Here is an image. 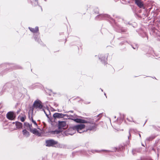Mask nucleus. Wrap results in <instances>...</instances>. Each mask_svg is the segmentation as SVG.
<instances>
[{
    "mask_svg": "<svg viewBox=\"0 0 160 160\" xmlns=\"http://www.w3.org/2000/svg\"><path fill=\"white\" fill-rule=\"evenodd\" d=\"M85 125L83 124H80L74 126L71 128H70L68 130L65 131L64 133L66 135H72L76 130L77 132L79 133H81L84 132L86 131L85 130H83V129L85 128Z\"/></svg>",
    "mask_w": 160,
    "mask_h": 160,
    "instance_id": "obj_1",
    "label": "nucleus"
},
{
    "mask_svg": "<svg viewBox=\"0 0 160 160\" xmlns=\"http://www.w3.org/2000/svg\"><path fill=\"white\" fill-rule=\"evenodd\" d=\"M66 116L67 118L68 119L71 118L72 120H73L75 122L78 123H87V122L85 120L76 118L73 119L72 118L73 117L72 115H69L67 114H63L61 113H56L53 114V117L55 118H63L64 117Z\"/></svg>",
    "mask_w": 160,
    "mask_h": 160,
    "instance_id": "obj_2",
    "label": "nucleus"
},
{
    "mask_svg": "<svg viewBox=\"0 0 160 160\" xmlns=\"http://www.w3.org/2000/svg\"><path fill=\"white\" fill-rule=\"evenodd\" d=\"M46 146L48 147H55L57 148H61L62 145L53 139H50L46 141Z\"/></svg>",
    "mask_w": 160,
    "mask_h": 160,
    "instance_id": "obj_3",
    "label": "nucleus"
},
{
    "mask_svg": "<svg viewBox=\"0 0 160 160\" xmlns=\"http://www.w3.org/2000/svg\"><path fill=\"white\" fill-rule=\"evenodd\" d=\"M33 107V108L41 109L42 108V106L41 102L39 100H37L34 102Z\"/></svg>",
    "mask_w": 160,
    "mask_h": 160,
    "instance_id": "obj_4",
    "label": "nucleus"
},
{
    "mask_svg": "<svg viewBox=\"0 0 160 160\" xmlns=\"http://www.w3.org/2000/svg\"><path fill=\"white\" fill-rule=\"evenodd\" d=\"M6 117L7 118L12 120H14L16 116L13 112H9L7 113Z\"/></svg>",
    "mask_w": 160,
    "mask_h": 160,
    "instance_id": "obj_5",
    "label": "nucleus"
},
{
    "mask_svg": "<svg viewBox=\"0 0 160 160\" xmlns=\"http://www.w3.org/2000/svg\"><path fill=\"white\" fill-rule=\"evenodd\" d=\"M66 122L65 121L58 122V128L60 129L62 128H64L66 126Z\"/></svg>",
    "mask_w": 160,
    "mask_h": 160,
    "instance_id": "obj_6",
    "label": "nucleus"
},
{
    "mask_svg": "<svg viewBox=\"0 0 160 160\" xmlns=\"http://www.w3.org/2000/svg\"><path fill=\"white\" fill-rule=\"evenodd\" d=\"M135 3L138 7L140 8H142L143 6V2L141 0H135Z\"/></svg>",
    "mask_w": 160,
    "mask_h": 160,
    "instance_id": "obj_7",
    "label": "nucleus"
},
{
    "mask_svg": "<svg viewBox=\"0 0 160 160\" xmlns=\"http://www.w3.org/2000/svg\"><path fill=\"white\" fill-rule=\"evenodd\" d=\"M95 124L93 123H89L88 126V128L86 131H87L88 130H93L95 129Z\"/></svg>",
    "mask_w": 160,
    "mask_h": 160,
    "instance_id": "obj_8",
    "label": "nucleus"
},
{
    "mask_svg": "<svg viewBox=\"0 0 160 160\" xmlns=\"http://www.w3.org/2000/svg\"><path fill=\"white\" fill-rule=\"evenodd\" d=\"M29 28L30 31L33 33L37 32L38 31V27H36L35 28H32L29 27Z\"/></svg>",
    "mask_w": 160,
    "mask_h": 160,
    "instance_id": "obj_9",
    "label": "nucleus"
},
{
    "mask_svg": "<svg viewBox=\"0 0 160 160\" xmlns=\"http://www.w3.org/2000/svg\"><path fill=\"white\" fill-rule=\"evenodd\" d=\"M16 125L17 128H20L22 127V124L19 122H16Z\"/></svg>",
    "mask_w": 160,
    "mask_h": 160,
    "instance_id": "obj_10",
    "label": "nucleus"
},
{
    "mask_svg": "<svg viewBox=\"0 0 160 160\" xmlns=\"http://www.w3.org/2000/svg\"><path fill=\"white\" fill-rule=\"evenodd\" d=\"M24 125L28 128V129H29L30 131L32 128V125L31 124H29L28 123L25 122L24 123Z\"/></svg>",
    "mask_w": 160,
    "mask_h": 160,
    "instance_id": "obj_11",
    "label": "nucleus"
},
{
    "mask_svg": "<svg viewBox=\"0 0 160 160\" xmlns=\"http://www.w3.org/2000/svg\"><path fill=\"white\" fill-rule=\"evenodd\" d=\"M30 131L34 134L38 135L39 134L38 131L35 128H34L33 129H32Z\"/></svg>",
    "mask_w": 160,
    "mask_h": 160,
    "instance_id": "obj_12",
    "label": "nucleus"
},
{
    "mask_svg": "<svg viewBox=\"0 0 160 160\" xmlns=\"http://www.w3.org/2000/svg\"><path fill=\"white\" fill-rule=\"evenodd\" d=\"M23 134L26 137H28L29 136V132L26 129H24L22 131Z\"/></svg>",
    "mask_w": 160,
    "mask_h": 160,
    "instance_id": "obj_13",
    "label": "nucleus"
},
{
    "mask_svg": "<svg viewBox=\"0 0 160 160\" xmlns=\"http://www.w3.org/2000/svg\"><path fill=\"white\" fill-rule=\"evenodd\" d=\"M29 118L30 120H32V122H33V124L36 126L37 127L38 126L37 124L36 123V121L33 120L32 116L30 117V116L29 115Z\"/></svg>",
    "mask_w": 160,
    "mask_h": 160,
    "instance_id": "obj_14",
    "label": "nucleus"
},
{
    "mask_svg": "<svg viewBox=\"0 0 160 160\" xmlns=\"http://www.w3.org/2000/svg\"><path fill=\"white\" fill-rule=\"evenodd\" d=\"M154 137L152 136H151L147 138L146 140L147 141H150L152 140L154 138Z\"/></svg>",
    "mask_w": 160,
    "mask_h": 160,
    "instance_id": "obj_15",
    "label": "nucleus"
},
{
    "mask_svg": "<svg viewBox=\"0 0 160 160\" xmlns=\"http://www.w3.org/2000/svg\"><path fill=\"white\" fill-rule=\"evenodd\" d=\"M61 132L60 130H55L53 131V132L54 134H58L60 133V132Z\"/></svg>",
    "mask_w": 160,
    "mask_h": 160,
    "instance_id": "obj_16",
    "label": "nucleus"
},
{
    "mask_svg": "<svg viewBox=\"0 0 160 160\" xmlns=\"http://www.w3.org/2000/svg\"><path fill=\"white\" fill-rule=\"evenodd\" d=\"M21 121L22 122H23L25 121V118L24 117H22L20 118Z\"/></svg>",
    "mask_w": 160,
    "mask_h": 160,
    "instance_id": "obj_17",
    "label": "nucleus"
},
{
    "mask_svg": "<svg viewBox=\"0 0 160 160\" xmlns=\"http://www.w3.org/2000/svg\"><path fill=\"white\" fill-rule=\"evenodd\" d=\"M102 16L104 17H107L108 18H109V16L108 15H102Z\"/></svg>",
    "mask_w": 160,
    "mask_h": 160,
    "instance_id": "obj_18",
    "label": "nucleus"
},
{
    "mask_svg": "<svg viewBox=\"0 0 160 160\" xmlns=\"http://www.w3.org/2000/svg\"><path fill=\"white\" fill-rule=\"evenodd\" d=\"M68 112H71V113H73V111H70Z\"/></svg>",
    "mask_w": 160,
    "mask_h": 160,
    "instance_id": "obj_19",
    "label": "nucleus"
},
{
    "mask_svg": "<svg viewBox=\"0 0 160 160\" xmlns=\"http://www.w3.org/2000/svg\"><path fill=\"white\" fill-rule=\"evenodd\" d=\"M103 60L104 61H105L106 59L105 58H103Z\"/></svg>",
    "mask_w": 160,
    "mask_h": 160,
    "instance_id": "obj_20",
    "label": "nucleus"
},
{
    "mask_svg": "<svg viewBox=\"0 0 160 160\" xmlns=\"http://www.w3.org/2000/svg\"><path fill=\"white\" fill-rule=\"evenodd\" d=\"M139 134V137L141 138V135H140V134H139H139Z\"/></svg>",
    "mask_w": 160,
    "mask_h": 160,
    "instance_id": "obj_21",
    "label": "nucleus"
},
{
    "mask_svg": "<svg viewBox=\"0 0 160 160\" xmlns=\"http://www.w3.org/2000/svg\"><path fill=\"white\" fill-rule=\"evenodd\" d=\"M131 131V130L130 129V130H129V133L130 134V132Z\"/></svg>",
    "mask_w": 160,
    "mask_h": 160,
    "instance_id": "obj_22",
    "label": "nucleus"
},
{
    "mask_svg": "<svg viewBox=\"0 0 160 160\" xmlns=\"http://www.w3.org/2000/svg\"><path fill=\"white\" fill-rule=\"evenodd\" d=\"M133 48L134 49H135V48H134V47H133Z\"/></svg>",
    "mask_w": 160,
    "mask_h": 160,
    "instance_id": "obj_23",
    "label": "nucleus"
},
{
    "mask_svg": "<svg viewBox=\"0 0 160 160\" xmlns=\"http://www.w3.org/2000/svg\"><path fill=\"white\" fill-rule=\"evenodd\" d=\"M101 90H102V91H103V90H102V89H101Z\"/></svg>",
    "mask_w": 160,
    "mask_h": 160,
    "instance_id": "obj_24",
    "label": "nucleus"
},
{
    "mask_svg": "<svg viewBox=\"0 0 160 160\" xmlns=\"http://www.w3.org/2000/svg\"><path fill=\"white\" fill-rule=\"evenodd\" d=\"M104 95H106V94H105V93H104Z\"/></svg>",
    "mask_w": 160,
    "mask_h": 160,
    "instance_id": "obj_25",
    "label": "nucleus"
},
{
    "mask_svg": "<svg viewBox=\"0 0 160 160\" xmlns=\"http://www.w3.org/2000/svg\"><path fill=\"white\" fill-rule=\"evenodd\" d=\"M46 115L47 116H48L47 114H46Z\"/></svg>",
    "mask_w": 160,
    "mask_h": 160,
    "instance_id": "obj_26",
    "label": "nucleus"
}]
</instances>
